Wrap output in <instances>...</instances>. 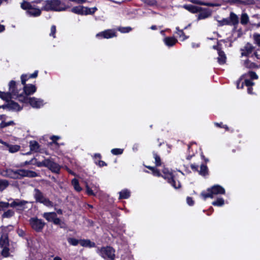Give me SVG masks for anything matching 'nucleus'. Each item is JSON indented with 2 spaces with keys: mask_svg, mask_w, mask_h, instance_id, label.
<instances>
[{
  "mask_svg": "<svg viewBox=\"0 0 260 260\" xmlns=\"http://www.w3.org/2000/svg\"><path fill=\"white\" fill-rule=\"evenodd\" d=\"M116 36V32L114 30L112 29H107L96 35V37L97 38L100 37L104 39H110Z\"/></svg>",
  "mask_w": 260,
  "mask_h": 260,
  "instance_id": "nucleus-15",
  "label": "nucleus"
},
{
  "mask_svg": "<svg viewBox=\"0 0 260 260\" xmlns=\"http://www.w3.org/2000/svg\"><path fill=\"white\" fill-rule=\"evenodd\" d=\"M225 4H229L230 5L234 4H243L251 5L254 3V0H222Z\"/></svg>",
  "mask_w": 260,
  "mask_h": 260,
  "instance_id": "nucleus-17",
  "label": "nucleus"
},
{
  "mask_svg": "<svg viewBox=\"0 0 260 260\" xmlns=\"http://www.w3.org/2000/svg\"><path fill=\"white\" fill-rule=\"evenodd\" d=\"M80 244L84 247L92 248L96 247L95 243L91 242L89 239H80Z\"/></svg>",
  "mask_w": 260,
  "mask_h": 260,
  "instance_id": "nucleus-19",
  "label": "nucleus"
},
{
  "mask_svg": "<svg viewBox=\"0 0 260 260\" xmlns=\"http://www.w3.org/2000/svg\"><path fill=\"white\" fill-rule=\"evenodd\" d=\"M5 115H0V129L6 127L9 125H15V123L13 121L11 120L8 122H5L3 120L4 116Z\"/></svg>",
  "mask_w": 260,
  "mask_h": 260,
  "instance_id": "nucleus-22",
  "label": "nucleus"
},
{
  "mask_svg": "<svg viewBox=\"0 0 260 260\" xmlns=\"http://www.w3.org/2000/svg\"><path fill=\"white\" fill-rule=\"evenodd\" d=\"M67 241L70 245L75 246L80 244V240L76 239L74 238H68Z\"/></svg>",
  "mask_w": 260,
  "mask_h": 260,
  "instance_id": "nucleus-42",
  "label": "nucleus"
},
{
  "mask_svg": "<svg viewBox=\"0 0 260 260\" xmlns=\"http://www.w3.org/2000/svg\"><path fill=\"white\" fill-rule=\"evenodd\" d=\"M258 49L250 43H247L240 49L241 56H246L252 58L254 61L260 59V54L258 53Z\"/></svg>",
  "mask_w": 260,
  "mask_h": 260,
  "instance_id": "nucleus-4",
  "label": "nucleus"
},
{
  "mask_svg": "<svg viewBox=\"0 0 260 260\" xmlns=\"http://www.w3.org/2000/svg\"><path fill=\"white\" fill-rule=\"evenodd\" d=\"M29 224L31 228L37 232H41L44 229L46 223L41 219L37 217H31L29 220Z\"/></svg>",
  "mask_w": 260,
  "mask_h": 260,
  "instance_id": "nucleus-11",
  "label": "nucleus"
},
{
  "mask_svg": "<svg viewBox=\"0 0 260 260\" xmlns=\"http://www.w3.org/2000/svg\"><path fill=\"white\" fill-rule=\"evenodd\" d=\"M0 98L5 100H8L12 98L16 99V96H14L11 91L9 89V92H4L0 91Z\"/></svg>",
  "mask_w": 260,
  "mask_h": 260,
  "instance_id": "nucleus-30",
  "label": "nucleus"
},
{
  "mask_svg": "<svg viewBox=\"0 0 260 260\" xmlns=\"http://www.w3.org/2000/svg\"><path fill=\"white\" fill-rule=\"evenodd\" d=\"M124 150L121 148H113L111 150V153L115 155H120L123 153Z\"/></svg>",
  "mask_w": 260,
  "mask_h": 260,
  "instance_id": "nucleus-48",
  "label": "nucleus"
},
{
  "mask_svg": "<svg viewBox=\"0 0 260 260\" xmlns=\"http://www.w3.org/2000/svg\"><path fill=\"white\" fill-rule=\"evenodd\" d=\"M15 215V212L12 209H8L6 210L2 215L3 218H10Z\"/></svg>",
  "mask_w": 260,
  "mask_h": 260,
  "instance_id": "nucleus-35",
  "label": "nucleus"
},
{
  "mask_svg": "<svg viewBox=\"0 0 260 260\" xmlns=\"http://www.w3.org/2000/svg\"><path fill=\"white\" fill-rule=\"evenodd\" d=\"M20 148V146L18 145H14L10 147L9 150L11 152H16L19 150Z\"/></svg>",
  "mask_w": 260,
  "mask_h": 260,
  "instance_id": "nucleus-56",
  "label": "nucleus"
},
{
  "mask_svg": "<svg viewBox=\"0 0 260 260\" xmlns=\"http://www.w3.org/2000/svg\"><path fill=\"white\" fill-rule=\"evenodd\" d=\"M115 249L110 246L98 247L96 253L104 259L114 260L115 258Z\"/></svg>",
  "mask_w": 260,
  "mask_h": 260,
  "instance_id": "nucleus-6",
  "label": "nucleus"
},
{
  "mask_svg": "<svg viewBox=\"0 0 260 260\" xmlns=\"http://www.w3.org/2000/svg\"><path fill=\"white\" fill-rule=\"evenodd\" d=\"M165 44L168 47L173 46L177 42V40L174 37H166L164 40Z\"/></svg>",
  "mask_w": 260,
  "mask_h": 260,
  "instance_id": "nucleus-23",
  "label": "nucleus"
},
{
  "mask_svg": "<svg viewBox=\"0 0 260 260\" xmlns=\"http://www.w3.org/2000/svg\"><path fill=\"white\" fill-rule=\"evenodd\" d=\"M186 202L189 206H193L194 203V202L193 199L190 197H187Z\"/></svg>",
  "mask_w": 260,
  "mask_h": 260,
  "instance_id": "nucleus-60",
  "label": "nucleus"
},
{
  "mask_svg": "<svg viewBox=\"0 0 260 260\" xmlns=\"http://www.w3.org/2000/svg\"><path fill=\"white\" fill-rule=\"evenodd\" d=\"M143 2L149 5V6H153L155 5L156 3V1L155 0H143Z\"/></svg>",
  "mask_w": 260,
  "mask_h": 260,
  "instance_id": "nucleus-59",
  "label": "nucleus"
},
{
  "mask_svg": "<svg viewBox=\"0 0 260 260\" xmlns=\"http://www.w3.org/2000/svg\"><path fill=\"white\" fill-rule=\"evenodd\" d=\"M249 21V17L248 15L245 13H242L241 16L240 22L243 25H245L248 23Z\"/></svg>",
  "mask_w": 260,
  "mask_h": 260,
  "instance_id": "nucleus-41",
  "label": "nucleus"
},
{
  "mask_svg": "<svg viewBox=\"0 0 260 260\" xmlns=\"http://www.w3.org/2000/svg\"><path fill=\"white\" fill-rule=\"evenodd\" d=\"M58 225L61 229H66L67 228L66 223L64 221H60V224H58Z\"/></svg>",
  "mask_w": 260,
  "mask_h": 260,
  "instance_id": "nucleus-63",
  "label": "nucleus"
},
{
  "mask_svg": "<svg viewBox=\"0 0 260 260\" xmlns=\"http://www.w3.org/2000/svg\"><path fill=\"white\" fill-rule=\"evenodd\" d=\"M175 33L177 34L179 36L180 38H182V41H184L186 39L188 38V37L186 36L185 35V34H184V32L183 31V29H180L179 27H176Z\"/></svg>",
  "mask_w": 260,
  "mask_h": 260,
  "instance_id": "nucleus-38",
  "label": "nucleus"
},
{
  "mask_svg": "<svg viewBox=\"0 0 260 260\" xmlns=\"http://www.w3.org/2000/svg\"><path fill=\"white\" fill-rule=\"evenodd\" d=\"M13 200L11 203H9V207L16 208L17 210L23 211L24 209V206L28 203L24 200H20L19 199H10L9 201Z\"/></svg>",
  "mask_w": 260,
  "mask_h": 260,
  "instance_id": "nucleus-13",
  "label": "nucleus"
},
{
  "mask_svg": "<svg viewBox=\"0 0 260 260\" xmlns=\"http://www.w3.org/2000/svg\"><path fill=\"white\" fill-rule=\"evenodd\" d=\"M71 12L79 15H84V7L81 6L74 7L71 9Z\"/></svg>",
  "mask_w": 260,
  "mask_h": 260,
  "instance_id": "nucleus-32",
  "label": "nucleus"
},
{
  "mask_svg": "<svg viewBox=\"0 0 260 260\" xmlns=\"http://www.w3.org/2000/svg\"><path fill=\"white\" fill-rule=\"evenodd\" d=\"M152 154L153 155V158L155 159V167H158L161 166L162 165V161L160 156L154 151L152 152Z\"/></svg>",
  "mask_w": 260,
  "mask_h": 260,
  "instance_id": "nucleus-36",
  "label": "nucleus"
},
{
  "mask_svg": "<svg viewBox=\"0 0 260 260\" xmlns=\"http://www.w3.org/2000/svg\"><path fill=\"white\" fill-rule=\"evenodd\" d=\"M244 76H248L252 80L258 79V76L254 72L250 71L247 74H245Z\"/></svg>",
  "mask_w": 260,
  "mask_h": 260,
  "instance_id": "nucleus-49",
  "label": "nucleus"
},
{
  "mask_svg": "<svg viewBox=\"0 0 260 260\" xmlns=\"http://www.w3.org/2000/svg\"><path fill=\"white\" fill-rule=\"evenodd\" d=\"M254 43L258 46H260V34L254 33L252 37Z\"/></svg>",
  "mask_w": 260,
  "mask_h": 260,
  "instance_id": "nucleus-44",
  "label": "nucleus"
},
{
  "mask_svg": "<svg viewBox=\"0 0 260 260\" xmlns=\"http://www.w3.org/2000/svg\"><path fill=\"white\" fill-rule=\"evenodd\" d=\"M60 221L61 220L58 218L57 216L56 215V217L54 218L52 222L55 225H58V224H60Z\"/></svg>",
  "mask_w": 260,
  "mask_h": 260,
  "instance_id": "nucleus-62",
  "label": "nucleus"
},
{
  "mask_svg": "<svg viewBox=\"0 0 260 260\" xmlns=\"http://www.w3.org/2000/svg\"><path fill=\"white\" fill-rule=\"evenodd\" d=\"M218 26H221L224 25H230V21L229 18H223L221 20H218Z\"/></svg>",
  "mask_w": 260,
  "mask_h": 260,
  "instance_id": "nucleus-47",
  "label": "nucleus"
},
{
  "mask_svg": "<svg viewBox=\"0 0 260 260\" xmlns=\"http://www.w3.org/2000/svg\"><path fill=\"white\" fill-rule=\"evenodd\" d=\"M56 31V26L54 25H52L50 29V36L52 37L53 38H55V33Z\"/></svg>",
  "mask_w": 260,
  "mask_h": 260,
  "instance_id": "nucleus-51",
  "label": "nucleus"
},
{
  "mask_svg": "<svg viewBox=\"0 0 260 260\" xmlns=\"http://www.w3.org/2000/svg\"><path fill=\"white\" fill-rule=\"evenodd\" d=\"M214 125L218 127L224 128L226 131H229V128L228 125L223 124L222 122H214Z\"/></svg>",
  "mask_w": 260,
  "mask_h": 260,
  "instance_id": "nucleus-50",
  "label": "nucleus"
},
{
  "mask_svg": "<svg viewBox=\"0 0 260 260\" xmlns=\"http://www.w3.org/2000/svg\"><path fill=\"white\" fill-rule=\"evenodd\" d=\"M6 107H7L9 109H13L16 111H18L21 109L20 106L17 103L13 101L9 103L8 106H3L2 108L4 109Z\"/></svg>",
  "mask_w": 260,
  "mask_h": 260,
  "instance_id": "nucleus-27",
  "label": "nucleus"
},
{
  "mask_svg": "<svg viewBox=\"0 0 260 260\" xmlns=\"http://www.w3.org/2000/svg\"><path fill=\"white\" fill-rule=\"evenodd\" d=\"M9 85L10 86V90L11 91L12 94L16 96V99L19 101V96L23 95L26 98H29L28 95L34 94L37 90V88L35 85L28 84L23 85V90L21 93H19L17 89V86L16 85L15 81L11 80Z\"/></svg>",
  "mask_w": 260,
  "mask_h": 260,
  "instance_id": "nucleus-1",
  "label": "nucleus"
},
{
  "mask_svg": "<svg viewBox=\"0 0 260 260\" xmlns=\"http://www.w3.org/2000/svg\"><path fill=\"white\" fill-rule=\"evenodd\" d=\"M34 198L36 203L42 204L47 207L53 206V202L49 198H46L40 189L36 188L34 189Z\"/></svg>",
  "mask_w": 260,
  "mask_h": 260,
  "instance_id": "nucleus-8",
  "label": "nucleus"
},
{
  "mask_svg": "<svg viewBox=\"0 0 260 260\" xmlns=\"http://www.w3.org/2000/svg\"><path fill=\"white\" fill-rule=\"evenodd\" d=\"M96 165L99 166L100 167H103L104 166H107V164L104 161L99 160L98 161H97Z\"/></svg>",
  "mask_w": 260,
  "mask_h": 260,
  "instance_id": "nucleus-61",
  "label": "nucleus"
},
{
  "mask_svg": "<svg viewBox=\"0 0 260 260\" xmlns=\"http://www.w3.org/2000/svg\"><path fill=\"white\" fill-rule=\"evenodd\" d=\"M160 177H162L167 182L176 189L181 188L182 185L179 181L176 183L175 176L173 174L172 170H169L167 168H164L160 172Z\"/></svg>",
  "mask_w": 260,
  "mask_h": 260,
  "instance_id": "nucleus-3",
  "label": "nucleus"
},
{
  "mask_svg": "<svg viewBox=\"0 0 260 260\" xmlns=\"http://www.w3.org/2000/svg\"><path fill=\"white\" fill-rule=\"evenodd\" d=\"M243 66L249 69L257 68L258 66L254 62H251L249 59H246L243 61Z\"/></svg>",
  "mask_w": 260,
  "mask_h": 260,
  "instance_id": "nucleus-29",
  "label": "nucleus"
},
{
  "mask_svg": "<svg viewBox=\"0 0 260 260\" xmlns=\"http://www.w3.org/2000/svg\"><path fill=\"white\" fill-rule=\"evenodd\" d=\"M191 3L202 6H206L209 7H216L219 6L218 4L211 3H205L201 0H188Z\"/></svg>",
  "mask_w": 260,
  "mask_h": 260,
  "instance_id": "nucleus-20",
  "label": "nucleus"
},
{
  "mask_svg": "<svg viewBox=\"0 0 260 260\" xmlns=\"http://www.w3.org/2000/svg\"><path fill=\"white\" fill-rule=\"evenodd\" d=\"M46 168H48L52 172L59 174L61 169L60 166L56 162L49 159L48 162L46 164Z\"/></svg>",
  "mask_w": 260,
  "mask_h": 260,
  "instance_id": "nucleus-16",
  "label": "nucleus"
},
{
  "mask_svg": "<svg viewBox=\"0 0 260 260\" xmlns=\"http://www.w3.org/2000/svg\"><path fill=\"white\" fill-rule=\"evenodd\" d=\"M86 188V193L89 196H95V194L93 192V191L91 189V188L89 187L88 183H86L85 185Z\"/></svg>",
  "mask_w": 260,
  "mask_h": 260,
  "instance_id": "nucleus-46",
  "label": "nucleus"
},
{
  "mask_svg": "<svg viewBox=\"0 0 260 260\" xmlns=\"http://www.w3.org/2000/svg\"><path fill=\"white\" fill-rule=\"evenodd\" d=\"M8 234L3 233L0 238V247L3 248L1 255L4 257H8L10 256Z\"/></svg>",
  "mask_w": 260,
  "mask_h": 260,
  "instance_id": "nucleus-9",
  "label": "nucleus"
},
{
  "mask_svg": "<svg viewBox=\"0 0 260 260\" xmlns=\"http://www.w3.org/2000/svg\"><path fill=\"white\" fill-rule=\"evenodd\" d=\"M49 159H45L43 161L41 162H39L37 164V166L39 167H46V164H47V162H48Z\"/></svg>",
  "mask_w": 260,
  "mask_h": 260,
  "instance_id": "nucleus-57",
  "label": "nucleus"
},
{
  "mask_svg": "<svg viewBox=\"0 0 260 260\" xmlns=\"http://www.w3.org/2000/svg\"><path fill=\"white\" fill-rule=\"evenodd\" d=\"M40 146L36 141H30L29 142V148L31 151L36 152H39Z\"/></svg>",
  "mask_w": 260,
  "mask_h": 260,
  "instance_id": "nucleus-25",
  "label": "nucleus"
},
{
  "mask_svg": "<svg viewBox=\"0 0 260 260\" xmlns=\"http://www.w3.org/2000/svg\"><path fill=\"white\" fill-rule=\"evenodd\" d=\"M21 169L14 171L11 169H6L1 173V175L5 177H8L14 179H21V173L20 171Z\"/></svg>",
  "mask_w": 260,
  "mask_h": 260,
  "instance_id": "nucleus-12",
  "label": "nucleus"
},
{
  "mask_svg": "<svg viewBox=\"0 0 260 260\" xmlns=\"http://www.w3.org/2000/svg\"><path fill=\"white\" fill-rule=\"evenodd\" d=\"M72 184L73 185L75 190L77 192H80L82 190V188L80 187L79 181L77 179H73L72 180Z\"/></svg>",
  "mask_w": 260,
  "mask_h": 260,
  "instance_id": "nucleus-37",
  "label": "nucleus"
},
{
  "mask_svg": "<svg viewBox=\"0 0 260 260\" xmlns=\"http://www.w3.org/2000/svg\"><path fill=\"white\" fill-rule=\"evenodd\" d=\"M118 30L122 33L128 32L132 30L131 27H119Z\"/></svg>",
  "mask_w": 260,
  "mask_h": 260,
  "instance_id": "nucleus-53",
  "label": "nucleus"
},
{
  "mask_svg": "<svg viewBox=\"0 0 260 260\" xmlns=\"http://www.w3.org/2000/svg\"><path fill=\"white\" fill-rule=\"evenodd\" d=\"M9 185V182L5 179H0V191L4 190Z\"/></svg>",
  "mask_w": 260,
  "mask_h": 260,
  "instance_id": "nucleus-39",
  "label": "nucleus"
},
{
  "mask_svg": "<svg viewBox=\"0 0 260 260\" xmlns=\"http://www.w3.org/2000/svg\"><path fill=\"white\" fill-rule=\"evenodd\" d=\"M96 10L97 8L96 7L91 8L84 7V15L93 14Z\"/></svg>",
  "mask_w": 260,
  "mask_h": 260,
  "instance_id": "nucleus-43",
  "label": "nucleus"
},
{
  "mask_svg": "<svg viewBox=\"0 0 260 260\" xmlns=\"http://www.w3.org/2000/svg\"><path fill=\"white\" fill-rule=\"evenodd\" d=\"M42 5V10L46 11H62L68 8L60 0H45Z\"/></svg>",
  "mask_w": 260,
  "mask_h": 260,
  "instance_id": "nucleus-2",
  "label": "nucleus"
},
{
  "mask_svg": "<svg viewBox=\"0 0 260 260\" xmlns=\"http://www.w3.org/2000/svg\"><path fill=\"white\" fill-rule=\"evenodd\" d=\"M201 9L198 12L199 14L197 15V20H200L205 19L210 17L212 14V10L208 8H204L200 7Z\"/></svg>",
  "mask_w": 260,
  "mask_h": 260,
  "instance_id": "nucleus-14",
  "label": "nucleus"
},
{
  "mask_svg": "<svg viewBox=\"0 0 260 260\" xmlns=\"http://www.w3.org/2000/svg\"><path fill=\"white\" fill-rule=\"evenodd\" d=\"M224 204V200L222 198H218L215 201L212 203V204L215 206L221 207Z\"/></svg>",
  "mask_w": 260,
  "mask_h": 260,
  "instance_id": "nucleus-40",
  "label": "nucleus"
},
{
  "mask_svg": "<svg viewBox=\"0 0 260 260\" xmlns=\"http://www.w3.org/2000/svg\"><path fill=\"white\" fill-rule=\"evenodd\" d=\"M19 101L25 103H28L35 108H40L44 104V101L42 99L35 97L26 98L23 95L19 96Z\"/></svg>",
  "mask_w": 260,
  "mask_h": 260,
  "instance_id": "nucleus-10",
  "label": "nucleus"
},
{
  "mask_svg": "<svg viewBox=\"0 0 260 260\" xmlns=\"http://www.w3.org/2000/svg\"><path fill=\"white\" fill-rule=\"evenodd\" d=\"M229 19L230 25H236L239 23V18L234 12H231Z\"/></svg>",
  "mask_w": 260,
  "mask_h": 260,
  "instance_id": "nucleus-26",
  "label": "nucleus"
},
{
  "mask_svg": "<svg viewBox=\"0 0 260 260\" xmlns=\"http://www.w3.org/2000/svg\"><path fill=\"white\" fill-rule=\"evenodd\" d=\"M50 139L52 140V142L50 144L54 143L55 145L59 146L58 143H57V140L59 139V137L57 136H52L51 137Z\"/></svg>",
  "mask_w": 260,
  "mask_h": 260,
  "instance_id": "nucleus-52",
  "label": "nucleus"
},
{
  "mask_svg": "<svg viewBox=\"0 0 260 260\" xmlns=\"http://www.w3.org/2000/svg\"><path fill=\"white\" fill-rule=\"evenodd\" d=\"M245 85L247 87H252L254 84V82L249 79H245L244 81Z\"/></svg>",
  "mask_w": 260,
  "mask_h": 260,
  "instance_id": "nucleus-58",
  "label": "nucleus"
},
{
  "mask_svg": "<svg viewBox=\"0 0 260 260\" xmlns=\"http://www.w3.org/2000/svg\"><path fill=\"white\" fill-rule=\"evenodd\" d=\"M131 196L130 191L127 189H123L121 191L119 192V199H127L129 198Z\"/></svg>",
  "mask_w": 260,
  "mask_h": 260,
  "instance_id": "nucleus-31",
  "label": "nucleus"
},
{
  "mask_svg": "<svg viewBox=\"0 0 260 260\" xmlns=\"http://www.w3.org/2000/svg\"><path fill=\"white\" fill-rule=\"evenodd\" d=\"M198 172L199 174L202 176H206L209 174L208 168L207 165L204 164L201 165L200 170Z\"/></svg>",
  "mask_w": 260,
  "mask_h": 260,
  "instance_id": "nucleus-34",
  "label": "nucleus"
},
{
  "mask_svg": "<svg viewBox=\"0 0 260 260\" xmlns=\"http://www.w3.org/2000/svg\"><path fill=\"white\" fill-rule=\"evenodd\" d=\"M9 208V202H6L4 201H0V212L6 210Z\"/></svg>",
  "mask_w": 260,
  "mask_h": 260,
  "instance_id": "nucleus-45",
  "label": "nucleus"
},
{
  "mask_svg": "<svg viewBox=\"0 0 260 260\" xmlns=\"http://www.w3.org/2000/svg\"><path fill=\"white\" fill-rule=\"evenodd\" d=\"M38 71H36L33 74L29 75V78H35L38 76Z\"/></svg>",
  "mask_w": 260,
  "mask_h": 260,
  "instance_id": "nucleus-64",
  "label": "nucleus"
},
{
  "mask_svg": "<svg viewBox=\"0 0 260 260\" xmlns=\"http://www.w3.org/2000/svg\"><path fill=\"white\" fill-rule=\"evenodd\" d=\"M29 79L26 75H22L21 76V83L23 85H26V81Z\"/></svg>",
  "mask_w": 260,
  "mask_h": 260,
  "instance_id": "nucleus-54",
  "label": "nucleus"
},
{
  "mask_svg": "<svg viewBox=\"0 0 260 260\" xmlns=\"http://www.w3.org/2000/svg\"><path fill=\"white\" fill-rule=\"evenodd\" d=\"M21 7L22 9L26 11L27 14L34 17L40 16L43 10L42 8L39 9L25 1L21 4Z\"/></svg>",
  "mask_w": 260,
  "mask_h": 260,
  "instance_id": "nucleus-7",
  "label": "nucleus"
},
{
  "mask_svg": "<svg viewBox=\"0 0 260 260\" xmlns=\"http://www.w3.org/2000/svg\"><path fill=\"white\" fill-rule=\"evenodd\" d=\"M56 213L54 212H46L43 214V217L49 222H52L55 217Z\"/></svg>",
  "mask_w": 260,
  "mask_h": 260,
  "instance_id": "nucleus-28",
  "label": "nucleus"
},
{
  "mask_svg": "<svg viewBox=\"0 0 260 260\" xmlns=\"http://www.w3.org/2000/svg\"><path fill=\"white\" fill-rule=\"evenodd\" d=\"M102 158V155L100 153H95L94 155L93 156V160L94 163L97 165V161H98L99 160H101Z\"/></svg>",
  "mask_w": 260,
  "mask_h": 260,
  "instance_id": "nucleus-55",
  "label": "nucleus"
},
{
  "mask_svg": "<svg viewBox=\"0 0 260 260\" xmlns=\"http://www.w3.org/2000/svg\"><path fill=\"white\" fill-rule=\"evenodd\" d=\"M21 173V179L24 177H27L29 178H34L39 176V174L37 172L31 171L27 170L24 169H21L20 171Z\"/></svg>",
  "mask_w": 260,
  "mask_h": 260,
  "instance_id": "nucleus-18",
  "label": "nucleus"
},
{
  "mask_svg": "<svg viewBox=\"0 0 260 260\" xmlns=\"http://www.w3.org/2000/svg\"><path fill=\"white\" fill-rule=\"evenodd\" d=\"M218 50V57L217 58L218 62L219 63L222 64L225 62L226 61V56L224 54V52L218 49H217Z\"/></svg>",
  "mask_w": 260,
  "mask_h": 260,
  "instance_id": "nucleus-24",
  "label": "nucleus"
},
{
  "mask_svg": "<svg viewBox=\"0 0 260 260\" xmlns=\"http://www.w3.org/2000/svg\"><path fill=\"white\" fill-rule=\"evenodd\" d=\"M183 7L192 13H197L201 9L200 7L195 6L191 5H184Z\"/></svg>",
  "mask_w": 260,
  "mask_h": 260,
  "instance_id": "nucleus-21",
  "label": "nucleus"
},
{
  "mask_svg": "<svg viewBox=\"0 0 260 260\" xmlns=\"http://www.w3.org/2000/svg\"><path fill=\"white\" fill-rule=\"evenodd\" d=\"M145 167L152 171V174L154 176L160 177V172L156 168L157 167H152L150 166H145Z\"/></svg>",
  "mask_w": 260,
  "mask_h": 260,
  "instance_id": "nucleus-33",
  "label": "nucleus"
},
{
  "mask_svg": "<svg viewBox=\"0 0 260 260\" xmlns=\"http://www.w3.org/2000/svg\"><path fill=\"white\" fill-rule=\"evenodd\" d=\"M225 189L220 185H214L207 189V191H203L201 192V196L204 200L207 198H213L214 196L218 194H224Z\"/></svg>",
  "mask_w": 260,
  "mask_h": 260,
  "instance_id": "nucleus-5",
  "label": "nucleus"
}]
</instances>
